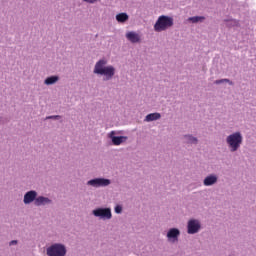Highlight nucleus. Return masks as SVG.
<instances>
[{
    "instance_id": "f257e3e1",
    "label": "nucleus",
    "mask_w": 256,
    "mask_h": 256,
    "mask_svg": "<svg viewBox=\"0 0 256 256\" xmlns=\"http://www.w3.org/2000/svg\"><path fill=\"white\" fill-rule=\"evenodd\" d=\"M106 65V60L98 61L95 65L94 73L96 75H104V81H109L110 79H113V76L115 75V67Z\"/></svg>"
},
{
    "instance_id": "f03ea898",
    "label": "nucleus",
    "mask_w": 256,
    "mask_h": 256,
    "mask_svg": "<svg viewBox=\"0 0 256 256\" xmlns=\"http://www.w3.org/2000/svg\"><path fill=\"white\" fill-rule=\"evenodd\" d=\"M173 25V18L162 15L158 18L154 25V31L161 33V31H167L169 27Z\"/></svg>"
},
{
    "instance_id": "7ed1b4c3",
    "label": "nucleus",
    "mask_w": 256,
    "mask_h": 256,
    "mask_svg": "<svg viewBox=\"0 0 256 256\" xmlns=\"http://www.w3.org/2000/svg\"><path fill=\"white\" fill-rule=\"evenodd\" d=\"M226 143L230 147L232 153H234V151H237L241 147L243 136H241L240 132H235L227 137Z\"/></svg>"
},
{
    "instance_id": "20e7f679",
    "label": "nucleus",
    "mask_w": 256,
    "mask_h": 256,
    "mask_svg": "<svg viewBox=\"0 0 256 256\" xmlns=\"http://www.w3.org/2000/svg\"><path fill=\"white\" fill-rule=\"evenodd\" d=\"M67 254V250L65 246L61 244H54L47 248V255L48 256H65Z\"/></svg>"
},
{
    "instance_id": "39448f33",
    "label": "nucleus",
    "mask_w": 256,
    "mask_h": 256,
    "mask_svg": "<svg viewBox=\"0 0 256 256\" xmlns=\"http://www.w3.org/2000/svg\"><path fill=\"white\" fill-rule=\"evenodd\" d=\"M88 185L92 187H107V185H111V180L105 178H96L88 181Z\"/></svg>"
},
{
    "instance_id": "423d86ee",
    "label": "nucleus",
    "mask_w": 256,
    "mask_h": 256,
    "mask_svg": "<svg viewBox=\"0 0 256 256\" xmlns=\"http://www.w3.org/2000/svg\"><path fill=\"white\" fill-rule=\"evenodd\" d=\"M95 217H101L102 219H111V209L109 208H98L93 210Z\"/></svg>"
},
{
    "instance_id": "0eeeda50",
    "label": "nucleus",
    "mask_w": 256,
    "mask_h": 256,
    "mask_svg": "<svg viewBox=\"0 0 256 256\" xmlns=\"http://www.w3.org/2000/svg\"><path fill=\"white\" fill-rule=\"evenodd\" d=\"M201 229V224L197 220H190L188 222V233L189 235H195Z\"/></svg>"
},
{
    "instance_id": "6e6552de",
    "label": "nucleus",
    "mask_w": 256,
    "mask_h": 256,
    "mask_svg": "<svg viewBox=\"0 0 256 256\" xmlns=\"http://www.w3.org/2000/svg\"><path fill=\"white\" fill-rule=\"evenodd\" d=\"M179 235H181L179 229L171 228L167 233V238L169 241H172V243H175V241H178Z\"/></svg>"
},
{
    "instance_id": "1a4fd4ad",
    "label": "nucleus",
    "mask_w": 256,
    "mask_h": 256,
    "mask_svg": "<svg viewBox=\"0 0 256 256\" xmlns=\"http://www.w3.org/2000/svg\"><path fill=\"white\" fill-rule=\"evenodd\" d=\"M35 199H37V192L36 191H29L24 195V203L25 205H29V203H35Z\"/></svg>"
},
{
    "instance_id": "9d476101",
    "label": "nucleus",
    "mask_w": 256,
    "mask_h": 256,
    "mask_svg": "<svg viewBox=\"0 0 256 256\" xmlns=\"http://www.w3.org/2000/svg\"><path fill=\"white\" fill-rule=\"evenodd\" d=\"M110 139L112 140L113 145H121L124 141H127L125 136H115V132L110 133Z\"/></svg>"
},
{
    "instance_id": "9b49d317",
    "label": "nucleus",
    "mask_w": 256,
    "mask_h": 256,
    "mask_svg": "<svg viewBox=\"0 0 256 256\" xmlns=\"http://www.w3.org/2000/svg\"><path fill=\"white\" fill-rule=\"evenodd\" d=\"M126 38L130 43H139L141 41V36L136 32H128L126 34Z\"/></svg>"
},
{
    "instance_id": "f8f14e48",
    "label": "nucleus",
    "mask_w": 256,
    "mask_h": 256,
    "mask_svg": "<svg viewBox=\"0 0 256 256\" xmlns=\"http://www.w3.org/2000/svg\"><path fill=\"white\" fill-rule=\"evenodd\" d=\"M47 203H51V200L47 197L39 196L38 198L35 199L34 204L39 207L41 205H47Z\"/></svg>"
},
{
    "instance_id": "ddd939ff",
    "label": "nucleus",
    "mask_w": 256,
    "mask_h": 256,
    "mask_svg": "<svg viewBox=\"0 0 256 256\" xmlns=\"http://www.w3.org/2000/svg\"><path fill=\"white\" fill-rule=\"evenodd\" d=\"M215 183H217V176H215V175H210L204 179V185L206 187L215 185Z\"/></svg>"
},
{
    "instance_id": "4468645a",
    "label": "nucleus",
    "mask_w": 256,
    "mask_h": 256,
    "mask_svg": "<svg viewBox=\"0 0 256 256\" xmlns=\"http://www.w3.org/2000/svg\"><path fill=\"white\" fill-rule=\"evenodd\" d=\"M116 20L118 21V23H125V21L129 20V15H127V13L117 14Z\"/></svg>"
},
{
    "instance_id": "2eb2a0df",
    "label": "nucleus",
    "mask_w": 256,
    "mask_h": 256,
    "mask_svg": "<svg viewBox=\"0 0 256 256\" xmlns=\"http://www.w3.org/2000/svg\"><path fill=\"white\" fill-rule=\"evenodd\" d=\"M157 119H161V114L160 113H151L148 114L145 118V121H157Z\"/></svg>"
},
{
    "instance_id": "dca6fc26",
    "label": "nucleus",
    "mask_w": 256,
    "mask_h": 256,
    "mask_svg": "<svg viewBox=\"0 0 256 256\" xmlns=\"http://www.w3.org/2000/svg\"><path fill=\"white\" fill-rule=\"evenodd\" d=\"M57 81H59V77H57V76H51V77H48V78L45 80V84H46V85H53L54 83H57Z\"/></svg>"
},
{
    "instance_id": "f3484780",
    "label": "nucleus",
    "mask_w": 256,
    "mask_h": 256,
    "mask_svg": "<svg viewBox=\"0 0 256 256\" xmlns=\"http://www.w3.org/2000/svg\"><path fill=\"white\" fill-rule=\"evenodd\" d=\"M188 21H191L192 23H199V21H205V17L203 16H194L190 17Z\"/></svg>"
},
{
    "instance_id": "a211bd4d",
    "label": "nucleus",
    "mask_w": 256,
    "mask_h": 256,
    "mask_svg": "<svg viewBox=\"0 0 256 256\" xmlns=\"http://www.w3.org/2000/svg\"><path fill=\"white\" fill-rule=\"evenodd\" d=\"M186 142L187 143H197V138L191 136V135H187L185 136Z\"/></svg>"
},
{
    "instance_id": "6ab92c4d",
    "label": "nucleus",
    "mask_w": 256,
    "mask_h": 256,
    "mask_svg": "<svg viewBox=\"0 0 256 256\" xmlns=\"http://www.w3.org/2000/svg\"><path fill=\"white\" fill-rule=\"evenodd\" d=\"M216 85H220V83H230V85H233V82H231L229 79H221L215 81Z\"/></svg>"
},
{
    "instance_id": "aec40b11",
    "label": "nucleus",
    "mask_w": 256,
    "mask_h": 256,
    "mask_svg": "<svg viewBox=\"0 0 256 256\" xmlns=\"http://www.w3.org/2000/svg\"><path fill=\"white\" fill-rule=\"evenodd\" d=\"M121 211H123V208L120 205L115 207V213H121Z\"/></svg>"
},
{
    "instance_id": "412c9836",
    "label": "nucleus",
    "mask_w": 256,
    "mask_h": 256,
    "mask_svg": "<svg viewBox=\"0 0 256 256\" xmlns=\"http://www.w3.org/2000/svg\"><path fill=\"white\" fill-rule=\"evenodd\" d=\"M86 3H97V0H84Z\"/></svg>"
},
{
    "instance_id": "4be33fe9",
    "label": "nucleus",
    "mask_w": 256,
    "mask_h": 256,
    "mask_svg": "<svg viewBox=\"0 0 256 256\" xmlns=\"http://www.w3.org/2000/svg\"><path fill=\"white\" fill-rule=\"evenodd\" d=\"M57 118H59V116H49V117H47V119H57Z\"/></svg>"
},
{
    "instance_id": "5701e85b",
    "label": "nucleus",
    "mask_w": 256,
    "mask_h": 256,
    "mask_svg": "<svg viewBox=\"0 0 256 256\" xmlns=\"http://www.w3.org/2000/svg\"><path fill=\"white\" fill-rule=\"evenodd\" d=\"M10 245H17V240H12V241L10 242Z\"/></svg>"
}]
</instances>
